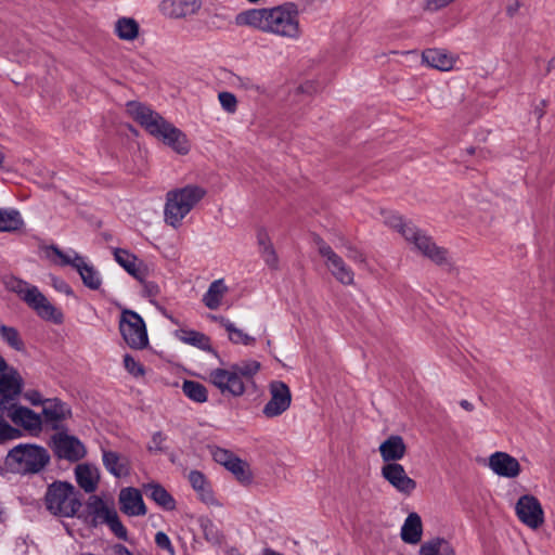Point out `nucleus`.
I'll return each mask as SVG.
<instances>
[{
	"label": "nucleus",
	"mask_w": 555,
	"mask_h": 555,
	"mask_svg": "<svg viewBox=\"0 0 555 555\" xmlns=\"http://www.w3.org/2000/svg\"><path fill=\"white\" fill-rule=\"evenodd\" d=\"M234 22L238 27H248L283 39L298 40L302 36L300 11L294 2L247 9L237 13Z\"/></svg>",
	"instance_id": "nucleus-1"
},
{
	"label": "nucleus",
	"mask_w": 555,
	"mask_h": 555,
	"mask_svg": "<svg viewBox=\"0 0 555 555\" xmlns=\"http://www.w3.org/2000/svg\"><path fill=\"white\" fill-rule=\"evenodd\" d=\"M127 112L149 134L163 142L175 153L186 155L191 151V141L188 135L150 106L131 101L127 103Z\"/></svg>",
	"instance_id": "nucleus-2"
},
{
	"label": "nucleus",
	"mask_w": 555,
	"mask_h": 555,
	"mask_svg": "<svg viewBox=\"0 0 555 555\" xmlns=\"http://www.w3.org/2000/svg\"><path fill=\"white\" fill-rule=\"evenodd\" d=\"M260 362L247 359L227 366L211 369L207 380L223 396L242 397L260 371Z\"/></svg>",
	"instance_id": "nucleus-3"
},
{
	"label": "nucleus",
	"mask_w": 555,
	"mask_h": 555,
	"mask_svg": "<svg viewBox=\"0 0 555 555\" xmlns=\"http://www.w3.org/2000/svg\"><path fill=\"white\" fill-rule=\"evenodd\" d=\"M4 287L18 296L40 319L54 324H62L64 314L36 286L16 276H5Z\"/></svg>",
	"instance_id": "nucleus-4"
},
{
	"label": "nucleus",
	"mask_w": 555,
	"mask_h": 555,
	"mask_svg": "<svg viewBox=\"0 0 555 555\" xmlns=\"http://www.w3.org/2000/svg\"><path fill=\"white\" fill-rule=\"evenodd\" d=\"M205 195L206 190L197 184H186L168 191L164 206L165 222L175 229L179 228Z\"/></svg>",
	"instance_id": "nucleus-5"
},
{
	"label": "nucleus",
	"mask_w": 555,
	"mask_h": 555,
	"mask_svg": "<svg viewBox=\"0 0 555 555\" xmlns=\"http://www.w3.org/2000/svg\"><path fill=\"white\" fill-rule=\"evenodd\" d=\"M44 256L56 266H69L77 271L83 285L92 291L101 288L103 279L101 272L85 256L73 248L61 249L55 245H50L43 249Z\"/></svg>",
	"instance_id": "nucleus-6"
},
{
	"label": "nucleus",
	"mask_w": 555,
	"mask_h": 555,
	"mask_svg": "<svg viewBox=\"0 0 555 555\" xmlns=\"http://www.w3.org/2000/svg\"><path fill=\"white\" fill-rule=\"evenodd\" d=\"M380 215L383 222L397 230L402 236L414 246L426 257L435 261L436 263H442L447 260V251L438 246L416 228L410 223L403 222L401 216L393 211L382 209Z\"/></svg>",
	"instance_id": "nucleus-7"
},
{
	"label": "nucleus",
	"mask_w": 555,
	"mask_h": 555,
	"mask_svg": "<svg viewBox=\"0 0 555 555\" xmlns=\"http://www.w3.org/2000/svg\"><path fill=\"white\" fill-rule=\"evenodd\" d=\"M44 506L53 516L73 517L79 511L81 503L73 485L55 481L47 489Z\"/></svg>",
	"instance_id": "nucleus-8"
},
{
	"label": "nucleus",
	"mask_w": 555,
	"mask_h": 555,
	"mask_svg": "<svg viewBox=\"0 0 555 555\" xmlns=\"http://www.w3.org/2000/svg\"><path fill=\"white\" fill-rule=\"evenodd\" d=\"M48 451L37 444H18L7 456V463L21 474L38 473L49 462Z\"/></svg>",
	"instance_id": "nucleus-9"
},
{
	"label": "nucleus",
	"mask_w": 555,
	"mask_h": 555,
	"mask_svg": "<svg viewBox=\"0 0 555 555\" xmlns=\"http://www.w3.org/2000/svg\"><path fill=\"white\" fill-rule=\"evenodd\" d=\"M119 332L131 349L142 350L149 345L145 322L135 311L122 309L119 319Z\"/></svg>",
	"instance_id": "nucleus-10"
},
{
	"label": "nucleus",
	"mask_w": 555,
	"mask_h": 555,
	"mask_svg": "<svg viewBox=\"0 0 555 555\" xmlns=\"http://www.w3.org/2000/svg\"><path fill=\"white\" fill-rule=\"evenodd\" d=\"M0 410L15 425L23 427L30 434H38L41 430L42 418L30 409L17 405L16 402L5 399L0 401Z\"/></svg>",
	"instance_id": "nucleus-11"
},
{
	"label": "nucleus",
	"mask_w": 555,
	"mask_h": 555,
	"mask_svg": "<svg viewBox=\"0 0 555 555\" xmlns=\"http://www.w3.org/2000/svg\"><path fill=\"white\" fill-rule=\"evenodd\" d=\"M515 514L520 522L533 530L540 528L544 522L543 507L532 494H524L517 500Z\"/></svg>",
	"instance_id": "nucleus-12"
},
{
	"label": "nucleus",
	"mask_w": 555,
	"mask_h": 555,
	"mask_svg": "<svg viewBox=\"0 0 555 555\" xmlns=\"http://www.w3.org/2000/svg\"><path fill=\"white\" fill-rule=\"evenodd\" d=\"M270 399L262 409L267 418H274L287 411L292 403L289 387L281 380H273L269 384Z\"/></svg>",
	"instance_id": "nucleus-13"
},
{
	"label": "nucleus",
	"mask_w": 555,
	"mask_h": 555,
	"mask_svg": "<svg viewBox=\"0 0 555 555\" xmlns=\"http://www.w3.org/2000/svg\"><path fill=\"white\" fill-rule=\"evenodd\" d=\"M487 467L498 477L516 479L522 473L519 461L505 451H495L487 459Z\"/></svg>",
	"instance_id": "nucleus-14"
},
{
	"label": "nucleus",
	"mask_w": 555,
	"mask_h": 555,
	"mask_svg": "<svg viewBox=\"0 0 555 555\" xmlns=\"http://www.w3.org/2000/svg\"><path fill=\"white\" fill-rule=\"evenodd\" d=\"M380 476L399 493L411 495L417 483L405 472V468L399 463L383 464Z\"/></svg>",
	"instance_id": "nucleus-15"
},
{
	"label": "nucleus",
	"mask_w": 555,
	"mask_h": 555,
	"mask_svg": "<svg viewBox=\"0 0 555 555\" xmlns=\"http://www.w3.org/2000/svg\"><path fill=\"white\" fill-rule=\"evenodd\" d=\"M52 441L54 452L60 459L76 462L87 453L85 444L75 436L59 433L53 436Z\"/></svg>",
	"instance_id": "nucleus-16"
},
{
	"label": "nucleus",
	"mask_w": 555,
	"mask_h": 555,
	"mask_svg": "<svg viewBox=\"0 0 555 555\" xmlns=\"http://www.w3.org/2000/svg\"><path fill=\"white\" fill-rule=\"evenodd\" d=\"M319 253L324 258L327 269L337 281L345 285H351L353 283V271L328 245L320 243Z\"/></svg>",
	"instance_id": "nucleus-17"
},
{
	"label": "nucleus",
	"mask_w": 555,
	"mask_h": 555,
	"mask_svg": "<svg viewBox=\"0 0 555 555\" xmlns=\"http://www.w3.org/2000/svg\"><path fill=\"white\" fill-rule=\"evenodd\" d=\"M203 7L202 0H162L160 12L175 20L186 18L196 15Z\"/></svg>",
	"instance_id": "nucleus-18"
},
{
	"label": "nucleus",
	"mask_w": 555,
	"mask_h": 555,
	"mask_svg": "<svg viewBox=\"0 0 555 555\" xmlns=\"http://www.w3.org/2000/svg\"><path fill=\"white\" fill-rule=\"evenodd\" d=\"M23 388V378L20 373L8 363L0 367V401L5 399L15 402L16 397L21 393Z\"/></svg>",
	"instance_id": "nucleus-19"
},
{
	"label": "nucleus",
	"mask_w": 555,
	"mask_h": 555,
	"mask_svg": "<svg viewBox=\"0 0 555 555\" xmlns=\"http://www.w3.org/2000/svg\"><path fill=\"white\" fill-rule=\"evenodd\" d=\"M457 56L444 49H426L422 53V63L440 72H450L455 67Z\"/></svg>",
	"instance_id": "nucleus-20"
},
{
	"label": "nucleus",
	"mask_w": 555,
	"mask_h": 555,
	"mask_svg": "<svg viewBox=\"0 0 555 555\" xmlns=\"http://www.w3.org/2000/svg\"><path fill=\"white\" fill-rule=\"evenodd\" d=\"M230 293V287L224 279H217L212 281L207 291L203 294L202 302L209 310H218L227 305V297Z\"/></svg>",
	"instance_id": "nucleus-21"
},
{
	"label": "nucleus",
	"mask_w": 555,
	"mask_h": 555,
	"mask_svg": "<svg viewBox=\"0 0 555 555\" xmlns=\"http://www.w3.org/2000/svg\"><path fill=\"white\" fill-rule=\"evenodd\" d=\"M119 505L121 512L128 516H143L146 514L141 492L132 487L120 490Z\"/></svg>",
	"instance_id": "nucleus-22"
},
{
	"label": "nucleus",
	"mask_w": 555,
	"mask_h": 555,
	"mask_svg": "<svg viewBox=\"0 0 555 555\" xmlns=\"http://www.w3.org/2000/svg\"><path fill=\"white\" fill-rule=\"evenodd\" d=\"M406 444L399 435H390L378 447L384 464L398 463L406 454Z\"/></svg>",
	"instance_id": "nucleus-23"
},
{
	"label": "nucleus",
	"mask_w": 555,
	"mask_h": 555,
	"mask_svg": "<svg viewBox=\"0 0 555 555\" xmlns=\"http://www.w3.org/2000/svg\"><path fill=\"white\" fill-rule=\"evenodd\" d=\"M42 414L44 422L53 429H57L61 423L70 416V409L59 399H47Z\"/></svg>",
	"instance_id": "nucleus-24"
},
{
	"label": "nucleus",
	"mask_w": 555,
	"mask_h": 555,
	"mask_svg": "<svg viewBox=\"0 0 555 555\" xmlns=\"http://www.w3.org/2000/svg\"><path fill=\"white\" fill-rule=\"evenodd\" d=\"M400 537L406 544L422 543L423 521L417 513L412 512L406 516L400 529Z\"/></svg>",
	"instance_id": "nucleus-25"
},
{
	"label": "nucleus",
	"mask_w": 555,
	"mask_h": 555,
	"mask_svg": "<svg viewBox=\"0 0 555 555\" xmlns=\"http://www.w3.org/2000/svg\"><path fill=\"white\" fill-rule=\"evenodd\" d=\"M113 255L115 261L124 268L130 275L137 280H142L145 275L143 262L135 255L124 248H114Z\"/></svg>",
	"instance_id": "nucleus-26"
},
{
	"label": "nucleus",
	"mask_w": 555,
	"mask_h": 555,
	"mask_svg": "<svg viewBox=\"0 0 555 555\" xmlns=\"http://www.w3.org/2000/svg\"><path fill=\"white\" fill-rule=\"evenodd\" d=\"M76 481L88 493L95 491L100 480V472L95 465L83 463L75 468Z\"/></svg>",
	"instance_id": "nucleus-27"
},
{
	"label": "nucleus",
	"mask_w": 555,
	"mask_h": 555,
	"mask_svg": "<svg viewBox=\"0 0 555 555\" xmlns=\"http://www.w3.org/2000/svg\"><path fill=\"white\" fill-rule=\"evenodd\" d=\"M415 555H456V551L448 539L433 537L420 544Z\"/></svg>",
	"instance_id": "nucleus-28"
},
{
	"label": "nucleus",
	"mask_w": 555,
	"mask_h": 555,
	"mask_svg": "<svg viewBox=\"0 0 555 555\" xmlns=\"http://www.w3.org/2000/svg\"><path fill=\"white\" fill-rule=\"evenodd\" d=\"M102 461L106 470L116 478L129 475V461L126 456L109 450H102Z\"/></svg>",
	"instance_id": "nucleus-29"
},
{
	"label": "nucleus",
	"mask_w": 555,
	"mask_h": 555,
	"mask_svg": "<svg viewBox=\"0 0 555 555\" xmlns=\"http://www.w3.org/2000/svg\"><path fill=\"white\" fill-rule=\"evenodd\" d=\"M87 513L91 517V521L94 526L104 524V521L114 515L115 507L113 503L108 504L98 495H91L87 501Z\"/></svg>",
	"instance_id": "nucleus-30"
},
{
	"label": "nucleus",
	"mask_w": 555,
	"mask_h": 555,
	"mask_svg": "<svg viewBox=\"0 0 555 555\" xmlns=\"http://www.w3.org/2000/svg\"><path fill=\"white\" fill-rule=\"evenodd\" d=\"M189 481L202 502L207 505H219L209 482L201 472L192 470L189 474Z\"/></svg>",
	"instance_id": "nucleus-31"
},
{
	"label": "nucleus",
	"mask_w": 555,
	"mask_h": 555,
	"mask_svg": "<svg viewBox=\"0 0 555 555\" xmlns=\"http://www.w3.org/2000/svg\"><path fill=\"white\" fill-rule=\"evenodd\" d=\"M175 337L183 344L196 347L203 351H212L210 338L202 332L180 328L175 332Z\"/></svg>",
	"instance_id": "nucleus-32"
},
{
	"label": "nucleus",
	"mask_w": 555,
	"mask_h": 555,
	"mask_svg": "<svg viewBox=\"0 0 555 555\" xmlns=\"http://www.w3.org/2000/svg\"><path fill=\"white\" fill-rule=\"evenodd\" d=\"M114 34L122 41H134L140 34V25L134 18L122 16L114 23Z\"/></svg>",
	"instance_id": "nucleus-33"
},
{
	"label": "nucleus",
	"mask_w": 555,
	"mask_h": 555,
	"mask_svg": "<svg viewBox=\"0 0 555 555\" xmlns=\"http://www.w3.org/2000/svg\"><path fill=\"white\" fill-rule=\"evenodd\" d=\"M24 224L22 215L13 208H0V232H14Z\"/></svg>",
	"instance_id": "nucleus-34"
},
{
	"label": "nucleus",
	"mask_w": 555,
	"mask_h": 555,
	"mask_svg": "<svg viewBox=\"0 0 555 555\" xmlns=\"http://www.w3.org/2000/svg\"><path fill=\"white\" fill-rule=\"evenodd\" d=\"M144 489L150 498L164 509L171 511L176 507L175 499L162 486L151 483L145 486Z\"/></svg>",
	"instance_id": "nucleus-35"
},
{
	"label": "nucleus",
	"mask_w": 555,
	"mask_h": 555,
	"mask_svg": "<svg viewBox=\"0 0 555 555\" xmlns=\"http://www.w3.org/2000/svg\"><path fill=\"white\" fill-rule=\"evenodd\" d=\"M221 324L228 332V336L231 343L235 345L250 346L254 345L255 337L248 335L244 330L237 327L233 322L228 319H221Z\"/></svg>",
	"instance_id": "nucleus-36"
},
{
	"label": "nucleus",
	"mask_w": 555,
	"mask_h": 555,
	"mask_svg": "<svg viewBox=\"0 0 555 555\" xmlns=\"http://www.w3.org/2000/svg\"><path fill=\"white\" fill-rule=\"evenodd\" d=\"M0 338L4 344H7L10 348H12L15 351L25 350V344L21 337V334L13 326L0 324Z\"/></svg>",
	"instance_id": "nucleus-37"
},
{
	"label": "nucleus",
	"mask_w": 555,
	"mask_h": 555,
	"mask_svg": "<svg viewBox=\"0 0 555 555\" xmlns=\"http://www.w3.org/2000/svg\"><path fill=\"white\" fill-rule=\"evenodd\" d=\"M184 395L194 402L203 403L208 399L206 387L195 380H184L182 385Z\"/></svg>",
	"instance_id": "nucleus-38"
},
{
	"label": "nucleus",
	"mask_w": 555,
	"mask_h": 555,
	"mask_svg": "<svg viewBox=\"0 0 555 555\" xmlns=\"http://www.w3.org/2000/svg\"><path fill=\"white\" fill-rule=\"evenodd\" d=\"M225 468L231 472L241 482H248L251 479L249 465L236 455L233 456Z\"/></svg>",
	"instance_id": "nucleus-39"
},
{
	"label": "nucleus",
	"mask_w": 555,
	"mask_h": 555,
	"mask_svg": "<svg viewBox=\"0 0 555 555\" xmlns=\"http://www.w3.org/2000/svg\"><path fill=\"white\" fill-rule=\"evenodd\" d=\"M124 367L134 378H142L146 373L143 364L129 353L124 356Z\"/></svg>",
	"instance_id": "nucleus-40"
},
{
	"label": "nucleus",
	"mask_w": 555,
	"mask_h": 555,
	"mask_svg": "<svg viewBox=\"0 0 555 555\" xmlns=\"http://www.w3.org/2000/svg\"><path fill=\"white\" fill-rule=\"evenodd\" d=\"M235 87L240 90H244L250 93L263 94L264 88L257 83L254 79L248 77H236Z\"/></svg>",
	"instance_id": "nucleus-41"
},
{
	"label": "nucleus",
	"mask_w": 555,
	"mask_h": 555,
	"mask_svg": "<svg viewBox=\"0 0 555 555\" xmlns=\"http://www.w3.org/2000/svg\"><path fill=\"white\" fill-rule=\"evenodd\" d=\"M218 100L220 106L228 114H234L237 111V99L236 96L229 91H221L218 93Z\"/></svg>",
	"instance_id": "nucleus-42"
},
{
	"label": "nucleus",
	"mask_w": 555,
	"mask_h": 555,
	"mask_svg": "<svg viewBox=\"0 0 555 555\" xmlns=\"http://www.w3.org/2000/svg\"><path fill=\"white\" fill-rule=\"evenodd\" d=\"M104 524H106L109 529L114 532V534L120 539V540H124V541H127L128 540V532H127V529L125 528V526L120 522L119 518H118V514L117 512L115 511L114 512V515H111L105 521Z\"/></svg>",
	"instance_id": "nucleus-43"
},
{
	"label": "nucleus",
	"mask_w": 555,
	"mask_h": 555,
	"mask_svg": "<svg viewBox=\"0 0 555 555\" xmlns=\"http://www.w3.org/2000/svg\"><path fill=\"white\" fill-rule=\"evenodd\" d=\"M50 285L59 293L66 296H74V291L70 285L62 278L50 274Z\"/></svg>",
	"instance_id": "nucleus-44"
},
{
	"label": "nucleus",
	"mask_w": 555,
	"mask_h": 555,
	"mask_svg": "<svg viewBox=\"0 0 555 555\" xmlns=\"http://www.w3.org/2000/svg\"><path fill=\"white\" fill-rule=\"evenodd\" d=\"M155 544L157 545V547L167 552L169 555H176V550L171 543V540L165 532H156Z\"/></svg>",
	"instance_id": "nucleus-45"
},
{
	"label": "nucleus",
	"mask_w": 555,
	"mask_h": 555,
	"mask_svg": "<svg viewBox=\"0 0 555 555\" xmlns=\"http://www.w3.org/2000/svg\"><path fill=\"white\" fill-rule=\"evenodd\" d=\"M139 281L142 284L144 296L151 300L156 299L160 295V287L157 283L145 280V275Z\"/></svg>",
	"instance_id": "nucleus-46"
},
{
	"label": "nucleus",
	"mask_w": 555,
	"mask_h": 555,
	"mask_svg": "<svg viewBox=\"0 0 555 555\" xmlns=\"http://www.w3.org/2000/svg\"><path fill=\"white\" fill-rule=\"evenodd\" d=\"M257 244L259 251L273 247L269 232L266 228L259 227L256 232Z\"/></svg>",
	"instance_id": "nucleus-47"
},
{
	"label": "nucleus",
	"mask_w": 555,
	"mask_h": 555,
	"mask_svg": "<svg viewBox=\"0 0 555 555\" xmlns=\"http://www.w3.org/2000/svg\"><path fill=\"white\" fill-rule=\"evenodd\" d=\"M211 455L218 464L225 467L235 454L222 448H215Z\"/></svg>",
	"instance_id": "nucleus-48"
},
{
	"label": "nucleus",
	"mask_w": 555,
	"mask_h": 555,
	"mask_svg": "<svg viewBox=\"0 0 555 555\" xmlns=\"http://www.w3.org/2000/svg\"><path fill=\"white\" fill-rule=\"evenodd\" d=\"M18 430L11 427L8 423L3 421L0 416V442L14 439L17 437Z\"/></svg>",
	"instance_id": "nucleus-49"
},
{
	"label": "nucleus",
	"mask_w": 555,
	"mask_h": 555,
	"mask_svg": "<svg viewBox=\"0 0 555 555\" xmlns=\"http://www.w3.org/2000/svg\"><path fill=\"white\" fill-rule=\"evenodd\" d=\"M266 264L272 269H276L279 264V258L274 247L263 249L259 251Z\"/></svg>",
	"instance_id": "nucleus-50"
},
{
	"label": "nucleus",
	"mask_w": 555,
	"mask_h": 555,
	"mask_svg": "<svg viewBox=\"0 0 555 555\" xmlns=\"http://www.w3.org/2000/svg\"><path fill=\"white\" fill-rule=\"evenodd\" d=\"M204 534L208 541L214 543L219 542L220 537L218 530L215 529L214 525L210 521L204 526Z\"/></svg>",
	"instance_id": "nucleus-51"
},
{
	"label": "nucleus",
	"mask_w": 555,
	"mask_h": 555,
	"mask_svg": "<svg viewBox=\"0 0 555 555\" xmlns=\"http://www.w3.org/2000/svg\"><path fill=\"white\" fill-rule=\"evenodd\" d=\"M25 398L33 404V405H40L44 404V401L47 399H43L42 396L38 391H28L25 393Z\"/></svg>",
	"instance_id": "nucleus-52"
},
{
	"label": "nucleus",
	"mask_w": 555,
	"mask_h": 555,
	"mask_svg": "<svg viewBox=\"0 0 555 555\" xmlns=\"http://www.w3.org/2000/svg\"><path fill=\"white\" fill-rule=\"evenodd\" d=\"M346 255L349 259L353 260L354 262H363L364 261V257H363L362 253L354 247L348 246Z\"/></svg>",
	"instance_id": "nucleus-53"
},
{
	"label": "nucleus",
	"mask_w": 555,
	"mask_h": 555,
	"mask_svg": "<svg viewBox=\"0 0 555 555\" xmlns=\"http://www.w3.org/2000/svg\"><path fill=\"white\" fill-rule=\"evenodd\" d=\"M521 7V3L519 0H511L509 3L506 7V13L509 16H514L517 14Z\"/></svg>",
	"instance_id": "nucleus-54"
},
{
	"label": "nucleus",
	"mask_w": 555,
	"mask_h": 555,
	"mask_svg": "<svg viewBox=\"0 0 555 555\" xmlns=\"http://www.w3.org/2000/svg\"><path fill=\"white\" fill-rule=\"evenodd\" d=\"M113 555H134L129 548L122 544H116L113 546Z\"/></svg>",
	"instance_id": "nucleus-55"
},
{
	"label": "nucleus",
	"mask_w": 555,
	"mask_h": 555,
	"mask_svg": "<svg viewBox=\"0 0 555 555\" xmlns=\"http://www.w3.org/2000/svg\"><path fill=\"white\" fill-rule=\"evenodd\" d=\"M163 440H164V437L160 433H156L153 436V443L155 444L156 449H160V444H162Z\"/></svg>",
	"instance_id": "nucleus-56"
},
{
	"label": "nucleus",
	"mask_w": 555,
	"mask_h": 555,
	"mask_svg": "<svg viewBox=\"0 0 555 555\" xmlns=\"http://www.w3.org/2000/svg\"><path fill=\"white\" fill-rule=\"evenodd\" d=\"M260 555H283V554L273 548L266 547L262 550Z\"/></svg>",
	"instance_id": "nucleus-57"
},
{
	"label": "nucleus",
	"mask_w": 555,
	"mask_h": 555,
	"mask_svg": "<svg viewBox=\"0 0 555 555\" xmlns=\"http://www.w3.org/2000/svg\"><path fill=\"white\" fill-rule=\"evenodd\" d=\"M460 405H461L464 410H466V411H472V410L474 409L473 403H470V402H469V401H467V400H462V401L460 402Z\"/></svg>",
	"instance_id": "nucleus-58"
},
{
	"label": "nucleus",
	"mask_w": 555,
	"mask_h": 555,
	"mask_svg": "<svg viewBox=\"0 0 555 555\" xmlns=\"http://www.w3.org/2000/svg\"><path fill=\"white\" fill-rule=\"evenodd\" d=\"M228 555H244L240 550L236 547H231L228 552Z\"/></svg>",
	"instance_id": "nucleus-59"
},
{
	"label": "nucleus",
	"mask_w": 555,
	"mask_h": 555,
	"mask_svg": "<svg viewBox=\"0 0 555 555\" xmlns=\"http://www.w3.org/2000/svg\"><path fill=\"white\" fill-rule=\"evenodd\" d=\"M5 520V512L3 507L0 505V522Z\"/></svg>",
	"instance_id": "nucleus-60"
},
{
	"label": "nucleus",
	"mask_w": 555,
	"mask_h": 555,
	"mask_svg": "<svg viewBox=\"0 0 555 555\" xmlns=\"http://www.w3.org/2000/svg\"><path fill=\"white\" fill-rule=\"evenodd\" d=\"M543 114H544L543 111H538V118L539 119L542 118Z\"/></svg>",
	"instance_id": "nucleus-61"
}]
</instances>
